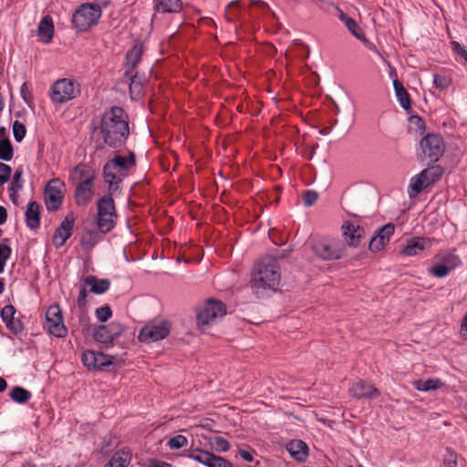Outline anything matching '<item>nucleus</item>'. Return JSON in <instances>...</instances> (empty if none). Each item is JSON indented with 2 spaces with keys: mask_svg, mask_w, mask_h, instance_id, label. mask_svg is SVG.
<instances>
[{
  "mask_svg": "<svg viewBox=\"0 0 467 467\" xmlns=\"http://www.w3.org/2000/svg\"><path fill=\"white\" fill-rule=\"evenodd\" d=\"M92 132H99L103 141L96 150H102L105 146L120 150L126 146L130 138V118L123 108L112 106L104 111L99 124L94 126Z\"/></svg>",
  "mask_w": 467,
  "mask_h": 467,
  "instance_id": "f257e3e1",
  "label": "nucleus"
},
{
  "mask_svg": "<svg viewBox=\"0 0 467 467\" xmlns=\"http://www.w3.org/2000/svg\"><path fill=\"white\" fill-rule=\"evenodd\" d=\"M285 254L278 256L266 255L261 258L253 267L250 286L253 293L258 297H264L267 291L278 289L281 274L277 264L278 258H285Z\"/></svg>",
  "mask_w": 467,
  "mask_h": 467,
  "instance_id": "f03ea898",
  "label": "nucleus"
},
{
  "mask_svg": "<svg viewBox=\"0 0 467 467\" xmlns=\"http://www.w3.org/2000/svg\"><path fill=\"white\" fill-rule=\"evenodd\" d=\"M97 227L102 234L109 233L117 224L118 213L111 193L103 195L97 202Z\"/></svg>",
  "mask_w": 467,
  "mask_h": 467,
  "instance_id": "7ed1b4c3",
  "label": "nucleus"
},
{
  "mask_svg": "<svg viewBox=\"0 0 467 467\" xmlns=\"http://www.w3.org/2000/svg\"><path fill=\"white\" fill-rule=\"evenodd\" d=\"M102 14L99 5L84 3L72 15V25L78 32H87L96 26Z\"/></svg>",
  "mask_w": 467,
  "mask_h": 467,
  "instance_id": "20e7f679",
  "label": "nucleus"
},
{
  "mask_svg": "<svg viewBox=\"0 0 467 467\" xmlns=\"http://www.w3.org/2000/svg\"><path fill=\"white\" fill-rule=\"evenodd\" d=\"M80 93L81 88L78 82L64 78L52 84L49 97L53 103L64 104L79 97Z\"/></svg>",
  "mask_w": 467,
  "mask_h": 467,
  "instance_id": "39448f33",
  "label": "nucleus"
},
{
  "mask_svg": "<svg viewBox=\"0 0 467 467\" xmlns=\"http://www.w3.org/2000/svg\"><path fill=\"white\" fill-rule=\"evenodd\" d=\"M311 249L322 260H338L346 251V244L337 238L324 237L314 241Z\"/></svg>",
  "mask_w": 467,
  "mask_h": 467,
  "instance_id": "423d86ee",
  "label": "nucleus"
},
{
  "mask_svg": "<svg viewBox=\"0 0 467 467\" xmlns=\"http://www.w3.org/2000/svg\"><path fill=\"white\" fill-rule=\"evenodd\" d=\"M444 172L440 165H432L422 170L417 176L410 180L409 195L415 197L422 190L438 182Z\"/></svg>",
  "mask_w": 467,
  "mask_h": 467,
  "instance_id": "0eeeda50",
  "label": "nucleus"
},
{
  "mask_svg": "<svg viewBox=\"0 0 467 467\" xmlns=\"http://www.w3.org/2000/svg\"><path fill=\"white\" fill-rule=\"evenodd\" d=\"M422 150V160L428 162H437L444 154L445 142L443 138L437 133H427L420 142Z\"/></svg>",
  "mask_w": 467,
  "mask_h": 467,
  "instance_id": "6e6552de",
  "label": "nucleus"
},
{
  "mask_svg": "<svg viewBox=\"0 0 467 467\" xmlns=\"http://www.w3.org/2000/svg\"><path fill=\"white\" fill-rule=\"evenodd\" d=\"M171 329V323L168 320H151L140 328L138 339L143 343L156 342L167 337Z\"/></svg>",
  "mask_w": 467,
  "mask_h": 467,
  "instance_id": "1a4fd4ad",
  "label": "nucleus"
},
{
  "mask_svg": "<svg viewBox=\"0 0 467 467\" xmlns=\"http://www.w3.org/2000/svg\"><path fill=\"white\" fill-rule=\"evenodd\" d=\"M82 280L84 285L80 286L79 295L77 299V305L79 309H84L87 306V285L90 286L89 292L96 295L104 294L110 287V281L109 279H99L93 275L84 276Z\"/></svg>",
  "mask_w": 467,
  "mask_h": 467,
  "instance_id": "9d476101",
  "label": "nucleus"
},
{
  "mask_svg": "<svg viewBox=\"0 0 467 467\" xmlns=\"http://www.w3.org/2000/svg\"><path fill=\"white\" fill-rule=\"evenodd\" d=\"M46 327L47 332L58 338L67 336L68 329L64 324L62 311L58 304L51 305L46 312Z\"/></svg>",
  "mask_w": 467,
  "mask_h": 467,
  "instance_id": "9b49d317",
  "label": "nucleus"
},
{
  "mask_svg": "<svg viewBox=\"0 0 467 467\" xmlns=\"http://www.w3.org/2000/svg\"><path fill=\"white\" fill-rule=\"evenodd\" d=\"M226 315V306L223 302L213 298L207 299L204 306L197 312V325L202 328L218 317Z\"/></svg>",
  "mask_w": 467,
  "mask_h": 467,
  "instance_id": "f8f14e48",
  "label": "nucleus"
},
{
  "mask_svg": "<svg viewBox=\"0 0 467 467\" xmlns=\"http://www.w3.org/2000/svg\"><path fill=\"white\" fill-rule=\"evenodd\" d=\"M185 455L207 467H234L225 458L199 448L185 451Z\"/></svg>",
  "mask_w": 467,
  "mask_h": 467,
  "instance_id": "ddd939ff",
  "label": "nucleus"
},
{
  "mask_svg": "<svg viewBox=\"0 0 467 467\" xmlns=\"http://www.w3.org/2000/svg\"><path fill=\"white\" fill-rule=\"evenodd\" d=\"M56 184L64 186V183L61 182L59 179H52L45 186V205L47 210L49 212H56L59 210L64 199V193L62 190L59 189Z\"/></svg>",
  "mask_w": 467,
  "mask_h": 467,
  "instance_id": "4468645a",
  "label": "nucleus"
},
{
  "mask_svg": "<svg viewBox=\"0 0 467 467\" xmlns=\"http://www.w3.org/2000/svg\"><path fill=\"white\" fill-rule=\"evenodd\" d=\"M114 356L105 355L102 352L86 350L82 353L81 361L89 370H103L105 367L114 364Z\"/></svg>",
  "mask_w": 467,
  "mask_h": 467,
  "instance_id": "2eb2a0df",
  "label": "nucleus"
},
{
  "mask_svg": "<svg viewBox=\"0 0 467 467\" xmlns=\"http://www.w3.org/2000/svg\"><path fill=\"white\" fill-rule=\"evenodd\" d=\"M341 233L344 238L343 243L346 246L358 247L365 239V229L360 225H355L349 221L343 223L341 226Z\"/></svg>",
  "mask_w": 467,
  "mask_h": 467,
  "instance_id": "dca6fc26",
  "label": "nucleus"
},
{
  "mask_svg": "<svg viewBox=\"0 0 467 467\" xmlns=\"http://www.w3.org/2000/svg\"><path fill=\"white\" fill-rule=\"evenodd\" d=\"M77 217L73 212L68 213L53 234V244L57 248L63 246L70 238Z\"/></svg>",
  "mask_w": 467,
  "mask_h": 467,
  "instance_id": "f3484780",
  "label": "nucleus"
},
{
  "mask_svg": "<svg viewBox=\"0 0 467 467\" xmlns=\"http://www.w3.org/2000/svg\"><path fill=\"white\" fill-rule=\"evenodd\" d=\"M394 230L395 226L392 223H388L377 229L369 240L368 249L373 253L382 250L389 244Z\"/></svg>",
  "mask_w": 467,
  "mask_h": 467,
  "instance_id": "a211bd4d",
  "label": "nucleus"
},
{
  "mask_svg": "<svg viewBox=\"0 0 467 467\" xmlns=\"http://www.w3.org/2000/svg\"><path fill=\"white\" fill-rule=\"evenodd\" d=\"M143 50H144V45L142 42H140V41H137L133 45V47L130 50H128V52L126 54V62H125V67H127V69L124 73L125 77H128L129 75H130L134 71V69L136 68L138 64L140 62L141 57L143 55Z\"/></svg>",
  "mask_w": 467,
  "mask_h": 467,
  "instance_id": "6ab92c4d",
  "label": "nucleus"
},
{
  "mask_svg": "<svg viewBox=\"0 0 467 467\" xmlns=\"http://www.w3.org/2000/svg\"><path fill=\"white\" fill-rule=\"evenodd\" d=\"M93 185L94 182H90V179H85L77 185L74 197L78 205H86L91 201L94 195Z\"/></svg>",
  "mask_w": 467,
  "mask_h": 467,
  "instance_id": "aec40b11",
  "label": "nucleus"
},
{
  "mask_svg": "<svg viewBox=\"0 0 467 467\" xmlns=\"http://www.w3.org/2000/svg\"><path fill=\"white\" fill-rule=\"evenodd\" d=\"M349 392L352 397L357 399H372L379 394L378 389L365 380H359L354 384Z\"/></svg>",
  "mask_w": 467,
  "mask_h": 467,
  "instance_id": "412c9836",
  "label": "nucleus"
},
{
  "mask_svg": "<svg viewBox=\"0 0 467 467\" xmlns=\"http://www.w3.org/2000/svg\"><path fill=\"white\" fill-rule=\"evenodd\" d=\"M431 245V240L426 237H413L407 241V244L402 248L400 254L405 256H413L420 254L426 247Z\"/></svg>",
  "mask_w": 467,
  "mask_h": 467,
  "instance_id": "4be33fe9",
  "label": "nucleus"
},
{
  "mask_svg": "<svg viewBox=\"0 0 467 467\" xmlns=\"http://www.w3.org/2000/svg\"><path fill=\"white\" fill-rule=\"evenodd\" d=\"M55 27L53 18L47 15L39 22L37 26V36L39 40L45 44L52 41L54 36Z\"/></svg>",
  "mask_w": 467,
  "mask_h": 467,
  "instance_id": "5701e85b",
  "label": "nucleus"
},
{
  "mask_svg": "<svg viewBox=\"0 0 467 467\" xmlns=\"http://www.w3.org/2000/svg\"><path fill=\"white\" fill-rule=\"evenodd\" d=\"M110 160L103 166V177L105 182L109 184V190L115 192L119 188V184L122 182L124 174H118L116 167L109 168Z\"/></svg>",
  "mask_w": 467,
  "mask_h": 467,
  "instance_id": "b1692460",
  "label": "nucleus"
},
{
  "mask_svg": "<svg viewBox=\"0 0 467 467\" xmlns=\"http://www.w3.org/2000/svg\"><path fill=\"white\" fill-rule=\"evenodd\" d=\"M26 224L31 230L39 228L40 225V205L36 201H31L26 210Z\"/></svg>",
  "mask_w": 467,
  "mask_h": 467,
  "instance_id": "393cba45",
  "label": "nucleus"
},
{
  "mask_svg": "<svg viewBox=\"0 0 467 467\" xmlns=\"http://www.w3.org/2000/svg\"><path fill=\"white\" fill-rule=\"evenodd\" d=\"M286 449L289 454L297 462H304L308 456V446L301 440L290 441Z\"/></svg>",
  "mask_w": 467,
  "mask_h": 467,
  "instance_id": "a878e982",
  "label": "nucleus"
},
{
  "mask_svg": "<svg viewBox=\"0 0 467 467\" xmlns=\"http://www.w3.org/2000/svg\"><path fill=\"white\" fill-rule=\"evenodd\" d=\"M103 234L99 229H85L80 238V244L85 250L90 251L102 239Z\"/></svg>",
  "mask_w": 467,
  "mask_h": 467,
  "instance_id": "bb28decb",
  "label": "nucleus"
},
{
  "mask_svg": "<svg viewBox=\"0 0 467 467\" xmlns=\"http://www.w3.org/2000/svg\"><path fill=\"white\" fill-rule=\"evenodd\" d=\"M135 165V152L130 150L128 153V157H124L119 154L115 155L114 158L110 160V164L109 165L108 169H109L112 166L116 167V169L119 171H129L130 167H134Z\"/></svg>",
  "mask_w": 467,
  "mask_h": 467,
  "instance_id": "cd10ccee",
  "label": "nucleus"
},
{
  "mask_svg": "<svg viewBox=\"0 0 467 467\" xmlns=\"http://www.w3.org/2000/svg\"><path fill=\"white\" fill-rule=\"evenodd\" d=\"M393 87L395 90L396 97L400 104V106L407 111L410 112L411 110V99L410 96L404 88L403 84L398 79V78L393 80Z\"/></svg>",
  "mask_w": 467,
  "mask_h": 467,
  "instance_id": "c85d7f7f",
  "label": "nucleus"
},
{
  "mask_svg": "<svg viewBox=\"0 0 467 467\" xmlns=\"http://www.w3.org/2000/svg\"><path fill=\"white\" fill-rule=\"evenodd\" d=\"M93 338L97 343L103 345V348H109L113 345L114 338L109 333L106 325H99L93 332Z\"/></svg>",
  "mask_w": 467,
  "mask_h": 467,
  "instance_id": "c756f323",
  "label": "nucleus"
},
{
  "mask_svg": "<svg viewBox=\"0 0 467 467\" xmlns=\"http://www.w3.org/2000/svg\"><path fill=\"white\" fill-rule=\"evenodd\" d=\"M340 20L344 23L348 31L358 39L361 41H367L365 34L361 27L358 25L357 21L352 17L348 16L344 12H340Z\"/></svg>",
  "mask_w": 467,
  "mask_h": 467,
  "instance_id": "7c9ffc66",
  "label": "nucleus"
},
{
  "mask_svg": "<svg viewBox=\"0 0 467 467\" xmlns=\"http://www.w3.org/2000/svg\"><path fill=\"white\" fill-rule=\"evenodd\" d=\"M155 9L161 13H180L182 10V0H155Z\"/></svg>",
  "mask_w": 467,
  "mask_h": 467,
  "instance_id": "2f4dec72",
  "label": "nucleus"
},
{
  "mask_svg": "<svg viewBox=\"0 0 467 467\" xmlns=\"http://www.w3.org/2000/svg\"><path fill=\"white\" fill-rule=\"evenodd\" d=\"M9 396L16 403L24 404L31 399V392L20 386L14 387Z\"/></svg>",
  "mask_w": 467,
  "mask_h": 467,
  "instance_id": "473e14b6",
  "label": "nucleus"
},
{
  "mask_svg": "<svg viewBox=\"0 0 467 467\" xmlns=\"http://www.w3.org/2000/svg\"><path fill=\"white\" fill-rule=\"evenodd\" d=\"M414 386L420 391H430L440 389L442 386V382L438 379H420L414 382Z\"/></svg>",
  "mask_w": 467,
  "mask_h": 467,
  "instance_id": "72a5a7b5",
  "label": "nucleus"
},
{
  "mask_svg": "<svg viewBox=\"0 0 467 467\" xmlns=\"http://www.w3.org/2000/svg\"><path fill=\"white\" fill-rule=\"evenodd\" d=\"M14 156V148L8 137L0 140V160L9 161Z\"/></svg>",
  "mask_w": 467,
  "mask_h": 467,
  "instance_id": "f704fd0d",
  "label": "nucleus"
},
{
  "mask_svg": "<svg viewBox=\"0 0 467 467\" xmlns=\"http://www.w3.org/2000/svg\"><path fill=\"white\" fill-rule=\"evenodd\" d=\"M8 242L9 239L5 238L2 243H0V274L4 272L6 261L12 254L11 247L6 244Z\"/></svg>",
  "mask_w": 467,
  "mask_h": 467,
  "instance_id": "c9c22d12",
  "label": "nucleus"
},
{
  "mask_svg": "<svg viewBox=\"0 0 467 467\" xmlns=\"http://www.w3.org/2000/svg\"><path fill=\"white\" fill-rule=\"evenodd\" d=\"M74 171L78 173L79 178L83 179V181L85 179H90V182H94L96 178L95 171L91 167L84 163H79L74 167Z\"/></svg>",
  "mask_w": 467,
  "mask_h": 467,
  "instance_id": "e433bc0d",
  "label": "nucleus"
},
{
  "mask_svg": "<svg viewBox=\"0 0 467 467\" xmlns=\"http://www.w3.org/2000/svg\"><path fill=\"white\" fill-rule=\"evenodd\" d=\"M127 78H130V94L132 97V95L135 93L136 95H139L141 92L142 89V79L138 75V73H131Z\"/></svg>",
  "mask_w": 467,
  "mask_h": 467,
  "instance_id": "4c0bfd02",
  "label": "nucleus"
},
{
  "mask_svg": "<svg viewBox=\"0 0 467 467\" xmlns=\"http://www.w3.org/2000/svg\"><path fill=\"white\" fill-rule=\"evenodd\" d=\"M433 84L436 88L445 90L452 84V80L445 75L434 74Z\"/></svg>",
  "mask_w": 467,
  "mask_h": 467,
  "instance_id": "58836bf2",
  "label": "nucleus"
},
{
  "mask_svg": "<svg viewBox=\"0 0 467 467\" xmlns=\"http://www.w3.org/2000/svg\"><path fill=\"white\" fill-rule=\"evenodd\" d=\"M428 272L435 277L442 278L445 277L451 272V270L450 267L444 264H438L429 268Z\"/></svg>",
  "mask_w": 467,
  "mask_h": 467,
  "instance_id": "ea45409f",
  "label": "nucleus"
},
{
  "mask_svg": "<svg viewBox=\"0 0 467 467\" xmlns=\"http://www.w3.org/2000/svg\"><path fill=\"white\" fill-rule=\"evenodd\" d=\"M13 133L15 140L17 142H20L26 136V128L22 122H20L19 120H16L13 123Z\"/></svg>",
  "mask_w": 467,
  "mask_h": 467,
  "instance_id": "a19ab883",
  "label": "nucleus"
},
{
  "mask_svg": "<svg viewBox=\"0 0 467 467\" xmlns=\"http://www.w3.org/2000/svg\"><path fill=\"white\" fill-rule=\"evenodd\" d=\"M16 312V307L13 305H7L1 310L0 316L3 321L5 323L13 324L14 316Z\"/></svg>",
  "mask_w": 467,
  "mask_h": 467,
  "instance_id": "79ce46f5",
  "label": "nucleus"
},
{
  "mask_svg": "<svg viewBox=\"0 0 467 467\" xmlns=\"http://www.w3.org/2000/svg\"><path fill=\"white\" fill-rule=\"evenodd\" d=\"M20 94L24 101L31 108L34 104V97L29 85L24 82L20 88Z\"/></svg>",
  "mask_w": 467,
  "mask_h": 467,
  "instance_id": "37998d69",
  "label": "nucleus"
},
{
  "mask_svg": "<svg viewBox=\"0 0 467 467\" xmlns=\"http://www.w3.org/2000/svg\"><path fill=\"white\" fill-rule=\"evenodd\" d=\"M97 318L104 323L107 322L112 317V310L109 305H105L101 307H99L95 311Z\"/></svg>",
  "mask_w": 467,
  "mask_h": 467,
  "instance_id": "c03bdc74",
  "label": "nucleus"
},
{
  "mask_svg": "<svg viewBox=\"0 0 467 467\" xmlns=\"http://www.w3.org/2000/svg\"><path fill=\"white\" fill-rule=\"evenodd\" d=\"M188 444V439L182 434H178L171 438L168 441V445L171 449H181Z\"/></svg>",
  "mask_w": 467,
  "mask_h": 467,
  "instance_id": "a18cd8bd",
  "label": "nucleus"
},
{
  "mask_svg": "<svg viewBox=\"0 0 467 467\" xmlns=\"http://www.w3.org/2000/svg\"><path fill=\"white\" fill-rule=\"evenodd\" d=\"M457 453L451 449L446 448V454L443 458V464L445 467H456L457 466Z\"/></svg>",
  "mask_w": 467,
  "mask_h": 467,
  "instance_id": "49530a36",
  "label": "nucleus"
},
{
  "mask_svg": "<svg viewBox=\"0 0 467 467\" xmlns=\"http://www.w3.org/2000/svg\"><path fill=\"white\" fill-rule=\"evenodd\" d=\"M12 168L3 162H0V188L10 180Z\"/></svg>",
  "mask_w": 467,
  "mask_h": 467,
  "instance_id": "de8ad7c7",
  "label": "nucleus"
},
{
  "mask_svg": "<svg viewBox=\"0 0 467 467\" xmlns=\"http://www.w3.org/2000/svg\"><path fill=\"white\" fill-rule=\"evenodd\" d=\"M452 51L463 61L467 62V49L457 41H451Z\"/></svg>",
  "mask_w": 467,
  "mask_h": 467,
  "instance_id": "09e8293b",
  "label": "nucleus"
},
{
  "mask_svg": "<svg viewBox=\"0 0 467 467\" xmlns=\"http://www.w3.org/2000/svg\"><path fill=\"white\" fill-rule=\"evenodd\" d=\"M106 326L108 327L109 333L114 339L120 337L125 330L124 326L119 322H111Z\"/></svg>",
  "mask_w": 467,
  "mask_h": 467,
  "instance_id": "8fccbe9b",
  "label": "nucleus"
},
{
  "mask_svg": "<svg viewBox=\"0 0 467 467\" xmlns=\"http://www.w3.org/2000/svg\"><path fill=\"white\" fill-rule=\"evenodd\" d=\"M86 308L80 309L81 313L79 315V325L82 327L83 334H88L90 331V318L85 311Z\"/></svg>",
  "mask_w": 467,
  "mask_h": 467,
  "instance_id": "3c124183",
  "label": "nucleus"
},
{
  "mask_svg": "<svg viewBox=\"0 0 467 467\" xmlns=\"http://www.w3.org/2000/svg\"><path fill=\"white\" fill-rule=\"evenodd\" d=\"M317 199L318 193L314 190H307L303 193V202L307 207L312 206Z\"/></svg>",
  "mask_w": 467,
  "mask_h": 467,
  "instance_id": "603ef678",
  "label": "nucleus"
},
{
  "mask_svg": "<svg viewBox=\"0 0 467 467\" xmlns=\"http://www.w3.org/2000/svg\"><path fill=\"white\" fill-rule=\"evenodd\" d=\"M442 261L445 263L444 265L450 267V270H453L455 267L459 265L461 260L458 255L453 254H448L442 257Z\"/></svg>",
  "mask_w": 467,
  "mask_h": 467,
  "instance_id": "864d4df0",
  "label": "nucleus"
},
{
  "mask_svg": "<svg viewBox=\"0 0 467 467\" xmlns=\"http://www.w3.org/2000/svg\"><path fill=\"white\" fill-rule=\"evenodd\" d=\"M214 444L218 451H227L230 449L229 441L221 436L214 437Z\"/></svg>",
  "mask_w": 467,
  "mask_h": 467,
  "instance_id": "5fc2aeb1",
  "label": "nucleus"
},
{
  "mask_svg": "<svg viewBox=\"0 0 467 467\" xmlns=\"http://www.w3.org/2000/svg\"><path fill=\"white\" fill-rule=\"evenodd\" d=\"M6 327L12 331L15 335H17L24 331V324L19 319H13V324L7 323Z\"/></svg>",
  "mask_w": 467,
  "mask_h": 467,
  "instance_id": "6e6d98bb",
  "label": "nucleus"
},
{
  "mask_svg": "<svg viewBox=\"0 0 467 467\" xmlns=\"http://www.w3.org/2000/svg\"><path fill=\"white\" fill-rule=\"evenodd\" d=\"M410 121L417 127L419 130L422 132L426 130L425 120L419 115H412L410 117Z\"/></svg>",
  "mask_w": 467,
  "mask_h": 467,
  "instance_id": "4d7b16f0",
  "label": "nucleus"
},
{
  "mask_svg": "<svg viewBox=\"0 0 467 467\" xmlns=\"http://www.w3.org/2000/svg\"><path fill=\"white\" fill-rule=\"evenodd\" d=\"M23 175V170L22 168H17L15 171L13 182L11 184H13V187H16V189H21L23 187L21 178Z\"/></svg>",
  "mask_w": 467,
  "mask_h": 467,
  "instance_id": "13d9d810",
  "label": "nucleus"
},
{
  "mask_svg": "<svg viewBox=\"0 0 467 467\" xmlns=\"http://www.w3.org/2000/svg\"><path fill=\"white\" fill-rule=\"evenodd\" d=\"M459 334L463 341H467V312L462 319Z\"/></svg>",
  "mask_w": 467,
  "mask_h": 467,
  "instance_id": "bf43d9fd",
  "label": "nucleus"
},
{
  "mask_svg": "<svg viewBox=\"0 0 467 467\" xmlns=\"http://www.w3.org/2000/svg\"><path fill=\"white\" fill-rule=\"evenodd\" d=\"M104 467H126L125 461L121 457L113 456Z\"/></svg>",
  "mask_w": 467,
  "mask_h": 467,
  "instance_id": "052dcab7",
  "label": "nucleus"
},
{
  "mask_svg": "<svg viewBox=\"0 0 467 467\" xmlns=\"http://www.w3.org/2000/svg\"><path fill=\"white\" fill-rule=\"evenodd\" d=\"M148 467H172L171 464L162 462L157 459H151L149 461Z\"/></svg>",
  "mask_w": 467,
  "mask_h": 467,
  "instance_id": "680f3d73",
  "label": "nucleus"
},
{
  "mask_svg": "<svg viewBox=\"0 0 467 467\" xmlns=\"http://www.w3.org/2000/svg\"><path fill=\"white\" fill-rule=\"evenodd\" d=\"M250 7H258L260 9H266V8H268V5L262 0H253L250 3Z\"/></svg>",
  "mask_w": 467,
  "mask_h": 467,
  "instance_id": "e2e57ef3",
  "label": "nucleus"
},
{
  "mask_svg": "<svg viewBox=\"0 0 467 467\" xmlns=\"http://www.w3.org/2000/svg\"><path fill=\"white\" fill-rule=\"evenodd\" d=\"M239 454L242 457V459H244L246 462H253L254 461L253 454L249 451L240 450L239 451Z\"/></svg>",
  "mask_w": 467,
  "mask_h": 467,
  "instance_id": "0e129e2a",
  "label": "nucleus"
},
{
  "mask_svg": "<svg viewBox=\"0 0 467 467\" xmlns=\"http://www.w3.org/2000/svg\"><path fill=\"white\" fill-rule=\"evenodd\" d=\"M7 219L6 209L0 205V225L4 224Z\"/></svg>",
  "mask_w": 467,
  "mask_h": 467,
  "instance_id": "69168bd1",
  "label": "nucleus"
},
{
  "mask_svg": "<svg viewBox=\"0 0 467 467\" xmlns=\"http://www.w3.org/2000/svg\"><path fill=\"white\" fill-rule=\"evenodd\" d=\"M18 189H16V187H13V184L10 185L8 191H9V197L10 199L15 202V199H16V191H17Z\"/></svg>",
  "mask_w": 467,
  "mask_h": 467,
  "instance_id": "338daca9",
  "label": "nucleus"
},
{
  "mask_svg": "<svg viewBox=\"0 0 467 467\" xmlns=\"http://www.w3.org/2000/svg\"><path fill=\"white\" fill-rule=\"evenodd\" d=\"M7 389V382L6 380L0 377V392H4Z\"/></svg>",
  "mask_w": 467,
  "mask_h": 467,
  "instance_id": "774afa93",
  "label": "nucleus"
}]
</instances>
